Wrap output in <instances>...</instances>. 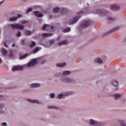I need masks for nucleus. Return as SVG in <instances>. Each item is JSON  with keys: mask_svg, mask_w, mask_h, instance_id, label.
Wrapping results in <instances>:
<instances>
[{"mask_svg": "<svg viewBox=\"0 0 126 126\" xmlns=\"http://www.w3.org/2000/svg\"><path fill=\"white\" fill-rule=\"evenodd\" d=\"M46 63V60L43 57L39 58L32 60L30 62L28 63V64H26L25 66L26 67H32L34 65L37 64V63H41V64H44Z\"/></svg>", "mask_w": 126, "mask_h": 126, "instance_id": "nucleus-1", "label": "nucleus"}, {"mask_svg": "<svg viewBox=\"0 0 126 126\" xmlns=\"http://www.w3.org/2000/svg\"><path fill=\"white\" fill-rule=\"evenodd\" d=\"M84 13V11L83 10L80 11L78 13L77 15L75 16L72 20H70L68 22V24H75V23H77V21L79 20V18H80V16H81L82 14Z\"/></svg>", "mask_w": 126, "mask_h": 126, "instance_id": "nucleus-2", "label": "nucleus"}, {"mask_svg": "<svg viewBox=\"0 0 126 126\" xmlns=\"http://www.w3.org/2000/svg\"><path fill=\"white\" fill-rule=\"evenodd\" d=\"M91 24L90 20L83 21L80 25L79 28H86Z\"/></svg>", "mask_w": 126, "mask_h": 126, "instance_id": "nucleus-3", "label": "nucleus"}, {"mask_svg": "<svg viewBox=\"0 0 126 126\" xmlns=\"http://www.w3.org/2000/svg\"><path fill=\"white\" fill-rule=\"evenodd\" d=\"M66 11V9L64 8L55 7L53 9L54 13H59V12H61L62 13H65Z\"/></svg>", "mask_w": 126, "mask_h": 126, "instance_id": "nucleus-4", "label": "nucleus"}, {"mask_svg": "<svg viewBox=\"0 0 126 126\" xmlns=\"http://www.w3.org/2000/svg\"><path fill=\"white\" fill-rule=\"evenodd\" d=\"M89 122H90V125H92V126H104V123L99 122L95 120H94L93 119H90V120H89Z\"/></svg>", "mask_w": 126, "mask_h": 126, "instance_id": "nucleus-5", "label": "nucleus"}, {"mask_svg": "<svg viewBox=\"0 0 126 126\" xmlns=\"http://www.w3.org/2000/svg\"><path fill=\"white\" fill-rule=\"evenodd\" d=\"M10 26L13 28V29H20V30H23L24 29V26L20 24H11L10 25Z\"/></svg>", "mask_w": 126, "mask_h": 126, "instance_id": "nucleus-6", "label": "nucleus"}, {"mask_svg": "<svg viewBox=\"0 0 126 126\" xmlns=\"http://www.w3.org/2000/svg\"><path fill=\"white\" fill-rule=\"evenodd\" d=\"M61 81H62V82H64V83H72V82L74 81L73 79L66 77H62Z\"/></svg>", "mask_w": 126, "mask_h": 126, "instance_id": "nucleus-7", "label": "nucleus"}, {"mask_svg": "<svg viewBox=\"0 0 126 126\" xmlns=\"http://www.w3.org/2000/svg\"><path fill=\"white\" fill-rule=\"evenodd\" d=\"M23 66H15L12 68V71H21L23 70Z\"/></svg>", "mask_w": 126, "mask_h": 126, "instance_id": "nucleus-8", "label": "nucleus"}, {"mask_svg": "<svg viewBox=\"0 0 126 126\" xmlns=\"http://www.w3.org/2000/svg\"><path fill=\"white\" fill-rule=\"evenodd\" d=\"M97 13L101 16H104V15H106L107 11L103 9H98L97 10Z\"/></svg>", "mask_w": 126, "mask_h": 126, "instance_id": "nucleus-9", "label": "nucleus"}, {"mask_svg": "<svg viewBox=\"0 0 126 126\" xmlns=\"http://www.w3.org/2000/svg\"><path fill=\"white\" fill-rule=\"evenodd\" d=\"M110 9H111V10L116 11V10H120V9L121 8V7H120V6H118L115 4H112L110 5Z\"/></svg>", "mask_w": 126, "mask_h": 126, "instance_id": "nucleus-10", "label": "nucleus"}, {"mask_svg": "<svg viewBox=\"0 0 126 126\" xmlns=\"http://www.w3.org/2000/svg\"><path fill=\"white\" fill-rule=\"evenodd\" d=\"M49 29H51L53 30V29H54V27L47 24L43 25L42 27V30H49Z\"/></svg>", "mask_w": 126, "mask_h": 126, "instance_id": "nucleus-11", "label": "nucleus"}, {"mask_svg": "<svg viewBox=\"0 0 126 126\" xmlns=\"http://www.w3.org/2000/svg\"><path fill=\"white\" fill-rule=\"evenodd\" d=\"M22 15L21 14H18L17 17H13L10 18L9 19V21H16L18 18H21L22 17Z\"/></svg>", "mask_w": 126, "mask_h": 126, "instance_id": "nucleus-12", "label": "nucleus"}, {"mask_svg": "<svg viewBox=\"0 0 126 126\" xmlns=\"http://www.w3.org/2000/svg\"><path fill=\"white\" fill-rule=\"evenodd\" d=\"M27 101L28 102H30V103H32L33 104H38V105H40L41 104V102L39 101L38 100H32L31 99H27Z\"/></svg>", "mask_w": 126, "mask_h": 126, "instance_id": "nucleus-13", "label": "nucleus"}, {"mask_svg": "<svg viewBox=\"0 0 126 126\" xmlns=\"http://www.w3.org/2000/svg\"><path fill=\"white\" fill-rule=\"evenodd\" d=\"M41 87V85L38 83L32 84L30 85L31 88H38L39 87Z\"/></svg>", "mask_w": 126, "mask_h": 126, "instance_id": "nucleus-14", "label": "nucleus"}, {"mask_svg": "<svg viewBox=\"0 0 126 126\" xmlns=\"http://www.w3.org/2000/svg\"><path fill=\"white\" fill-rule=\"evenodd\" d=\"M68 41L67 40H63L60 42H59L58 45L59 46H63V45H68Z\"/></svg>", "mask_w": 126, "mask_h": 126, "instance_id": "nucleus-15", "label": "nucleus"}, {"mask_svg": "<svg viewBox=\"0 0 126 126\" xmlns=\"http://www.w3.org/2000/svg\"><path fill=\"white\" fill-rule=\"evenodd\" d=\"M34 14L37 17H43V14L39 11H35Z\"/></svg>", "mask_w": 126, "mask_h": 126, "instance_id": "nucleus-16", "label": "nucleus"}, {"mask_svg": "<svg viewBox=\"0 0 126 126\" xmlns=\"http://www.w3.org/2000/svg\"><path fill=\"white\" fill-rule=\"evenodd\" d=\"M65 65H66V63H63L57 64L56 66H57V67H64Z\"/></svg>", "mask_w": 126, "mask_h": 126, "instance_id": "nucleus-17", "label": "nucleus"}, {"mask_svg": "<svg viewBox=\"0 0 126 126\" xmlns=\"http://www.w3.org/2000/svg\"><path fill=\"white\" fill-rule=\"evenodd\" d=\"M48 109H54V110H60V107L56 106H48Z\"/></svg>", "mask_w": 126, "mask_h": 126, "instance_id": "nucleus-18", "label": "nucleus"}, {"mask_svg": "<svg viewBox=\"0 0 126 126\" xmlns=\"http://www.w3.org/2000/svg\"><path fill=\"white\" fill-rule=\"evenodd\" d=\"M94 63H103V60L100 58H97L94 60Z\"/></svg>", "mask_w": 126, "mask_h": 126, "instance_id": "nucleus-19", "label": "nucleus"}, {"mask_svg": "<svg viewBox=\"0 0 126 126\" xmlns=\"http://www.w3.org/2000/svg\"><path fill=\"white\" fill-rule=\"evenodd\" d=\"M63 95L64 97L65 96H70V95H72V92H67L66 93H64L63 94Z\"/></svg>", "mask_w": 126, "mask_h": 126, "instance_id": "nucleus-20", "label": "nucleus"}, {"mask_svg": "<svg viewBox=\"0 0 126 126\" xmlns=\"http://www.w3.org/2000/svg\"><path fill=\"white\" fill-rule=\"evenodd\" d=\"M1 52L3 56H5V55L7 54V51H6L4 48H2L1 49Z\"/></svg>", "mask_w": 126, "mask_h": 126, "instance_id": "nucleus-21", "label": "nucleus"}, {"mask_svg": "<svg viewBox=\"0 0 126 126\" xmlns=\"http://www.w3.org/2000/svg\"><path fill=\"white\" fill-rule=\"evenodd\" d=\"M41 47H36L34 50H33V53L36 54V53H37V52H39L40 50H41Z\"/></svg>", "mask_w": 126, "mask_h": 126, "instance_id": "nucleus-22", "label": "nucleus"}, {"mask_svg": "<svg viewBox=\"0 0 126 126\" xmlns=\"http://www.w3.org/2000/svg\"><path fill=\"white\" fill-rule=\"evenodd\" d=\"M121 97H122V95L118 94H116L114 95V97L115 98L116 100H118L120 99Z\"/></svg>", "mask_w": 126, "mask_h": 126, "instance_id": "nucleus-23", "label": "nucleus"}, {"mask_svg": "<svg viewBox=\"0 0 126 126\" xmlns=\"http://www.w3.org/2000/svg\"><path fill=\"white\" fill-rule=\"evenodd\" d=\"M113 85L114 87H118L119 86V83L117 81H114L113 82Z\"/></svg>", "mask_w": 126, "mask_h": 126, "instance_id": "nucleus-24", "label": "nucleus"}, {"mask_svg": "<svg viewBox=\"0 0 126 126\" xmlns=\"http://www.w3.org/2000/svg\"><path fill=\"white\" fill-rule=\"evenodd\" d=\"M63 33H67L68 32H70V28H68L64 30H63Z\"/></svg>", "mask_w": 126, "mask_h": 126, "instance_id": "nucleus-25", "label": "nucleus"}, {"mask_svg": "<svg viewBox=\"0 0 126 126\" xmlns=\"http://www.w3.org/2000/svg\"><path fill=\"white\" fill-rule=\"evenodd\" d=\"M42 36L43 38H45V37H48L49 36H52V33H43L42 34Z\"/></svg>", "mask_w": 126, "mask_h": 126, "instance_id": "nucleus-26", "label": "nucleus"}, {"mask_svg": "<svg viewBox=\"0 0 126 126\" xmlns=\"http://www.w3.org/2000/svg\"><path fill=\"white\" fill-rule=\"evenodd\" d=\"M35 46H36V42H35L34 41H32L30 45V46L31 48H33Z\"/></svg>", "mask_w": 126, "mask_h": 126, "instance_id": "nucleus-27", "label": "nucleus"}, {"mask_svg": "<svg viewBox=\"0 0 126 126\" xmlns=\"http://www.w3.org/2000/svg\"><path fill=\"white\" fill-rule=\"evenodd\" d=\"M63 75H68V74H70V71H64L63 72Z\"/></svg>", "mask_w": 126, "mask_h": 126, "instance_id": "nucleus-28", "label": "nucleus"}, {"mask_svg": "<svg viewBox=\"0 0 126 126\" xmlns=\"http://www.w3.org/2000/svg\"><path fill=\"white\" fill-rule=\"evenodd\" d=\"M62 98H64V96L63 95V94H60L58 95L57 98L58 99H62Z\"/></svg>", "mask_w": 126, "mask_h": 126, "instance_id": "nucleus-29", "label": "nucleus"}, {"mask_svg": "<svg viewBox=\"0 0 126 126\" xmlns=\"http://www.w3.org/2000/svg\"><path fill=\"white\" fill-rule=\"evenodd\" d=\"M25 33L26 35H28V36L31 35L32 34V32L30 31L27 30L25 31Z\"/></svg>", "mask_w": 126, "mask_h": 126, "instance_id": "nucleus-30", "label": "nucleus"}, {"mask_svg": "<svg viewBox=\"0 0 126 126\" xmlns=\"http://www.w3.org/2000/svg\"><path fill=\"white\" fill-rule=\"evenodd\" d=\"M28 56V55L26 54L25 55L21 56V57H20V60H23V59H25V58H26V57H27Z\"/></svg>", "mask_w": 126, "mask_h": 126, "instance_id": "nucleus-31", "label": "nucleus"}, {"mask_svg": "<svg viewBox=\"0 0 126 126\" xmlns=\"http://www.w3.org/2000/svg\"><path fill=\"white\" fill-rule=\"evenodd\" d=\"M33 10V9L32 8H30L27 10V14H28L29 12H31Z\"/></svg>", "mask_w": 126, "mask_h": 126, "instance_id": "nucleus-32", "label": "nucleus"}, {"mask_svg": "<svg viewBox=\"0 0 126 126\" xmlns=\"http://www.w3.org/2000/svg\"><path fill=\"white\" fill-rule=\"evenodd\" d=\"M49 96L50 98H51L52 99H54V98H55V94H51Z\"/></svg>", "mask_w": 126, "mask_h": 126, "instance_id": "nucleus-33", "label": "nucleus"}, {"mask_svg": "<svg viewBox=\"0 0 126 126\" xmlns=\"http://www.w3.org/2000/svg\"><path fill=\"white\" fill-rule=\"evenodd\" d=\"M21 36V32H18L16 34L17 37H20Z\"/></svg>", "mask_w": 126, "mask_h": 126, "instance_id": "nucleus-34", "label": "nucleus"}, {"mask_svg": "<svg viewBox=\"0 0 126 126\" xmlns=\"http://www.w3.org/2000/svg\"><path fill=\"white\" fill-rule=\"evenodd\" d=\"M21 23H22V24H26L27 23H28V21H22Z\"/></svg>", "mask_w": 126, "mask_h": 126, "instance_id": "nucleus-35", "label": "nucleus"}, {"mask_svg": "<svg viewBox=\"0 0 126 126\" xmlns=\"http://www.w3.org/2000/svg\"><path fill=\"white\" fill-rule=\"evenodd\" d=\"M4 107V105L3 104L0 103V109H2Z\"/></svg>", "mask_w": 126, "mask_h": 126, "instance_id": "nucleus-36", "label": "nucleus"}, {"mask_svg": "<svg viewBox=\"0 0 126 126\" xmlns=\"http://www.w3.org/2000/svg\"><path fill=\"white\" fill-rule=\"evenodd\" d=\"M49 43H50V45H53V44H54L55 43V41L54 40H50L49 41Z\"/></svg>", "mask_w": 126, "mask_h": 126, "instance_id": "nucleus-37", "label": "nucleus"}, {"mask_svg": "<svg viewBox=\"0 0 126 126\" xmlns=\"http://www.w3.org/2000/svg\"><path fill=\"white\" fill-rule=\"evenodd\" d=\"M1 126H7V124H6V123H1Z\"/></svg>", "mask_w": 126, "mask_h": 126, "instance_id": "nucleus-38", "label": "nucleus"}, {"mask_svg": "<svg viewBox=\"0 0 126 126\" xmlns=\"http://www.w3.org/2000/svg\"><path fill=\"white\" fill-rule=\"evenodd\" d=\"M107 20H114V19L111 17H109L108 18H107Z\"/></svg>", "mask_w": 126, "mask_h": 126, "instance_id": "nucleus-39", "label": "nucleus"}, {"mask_svg": "<svg viewBox=\"0 0 126 126\" xmlns=\"http://www.w3.org/2000/svg\"><path fill=\"white\" fill-rule=\"evenodd\" d=\"M25 42V40L23 39L22 40V42H21L22 45H25V44H24Z\"/></svg>", "mask_w": 126, "mask_h": 126, "instance_id": "nucleus-40", "label": "nucleus"}, {"mask_svg": "<svg viewBox=\"0 0 126 126\" xmlns=\"http://www.w3.org/2000/svg\"><path fill=\"white\" fill-rule=\"evenodd\" d=\"M4 45L5 47H6V48H8V46H7V45H6V42H5L4 43Z\"/></svg>", "mask_w": 126, "mask_h": 126, "instance_id": "nucleus-41", "label": "nucleus"}, {"mask_svg": "<svg viewBox=\"0 0 126 126\" xmlns=\"http://www.w3.org/2000/svg\"><path fill=\"white\" fill-rule=\"evenodd\" d=\"M52 17H53V16L50 15V16L48 17V18H49V19H51V18H52Z\"/></svg>", "mask_w": 126, "mask_h": 126, "instance_id": "nucleus-42", "label": "nucleus"}, {"mask_svg": "<svg viewBox=\"0 0 126 126\" xmlns=\"http://www.w3.org/2000/svg\"><path fill=\"white\" fill-rule=\"evenodd\" d=\"M26 92H27V93L30 92V90H29V89L27 90L26 91Z\"/></svg>", "mask_w": 126, "mask_h": 126, "instance_id": "nucleus-43", "label": "nucleus"}, {"mask_svg": "<svg viewBox=\"0 0 126 126\" xmlns=\"http://www.w3.org/2000/svg\"><path fill=\"white\" fill-rule=\"evenodd\" d=\"M2 63V60L0 58V63Z\"/></svg>", "mask_w": 126, "mask_h": 126, "instance_id": "nucleus-44", "label": "nucleus"}, {"mask_svg": "<svg viewBox=\"0 0 126 126\" xmlns=\"http://www.w3.org/2000/svg\"><path fill=\"white\" fill-rule=\"evenodd\" d=\"M12 46L13 47H15V44H13L12 45Z\"/></svg>", "mask_w": 126, "mask_h": 126, "instance_id": "nucleus-45", "label": "nucleus"}, {"mask_svg": "<svg viewBox=\"0 0 126 126\" xmlns=\"http://www.w3.org/2000/svg\"><path fill=\"white\" fill-rule=\"evenodd\" d=\"M3 96L2 95H0V98H3Z\"/></svg>", "mask_w": 126, "mask_h": 126, "instance_id": "nucleus-46", "label": "nucleus"}, {"mask_svg": "<svg viewBox=\"0 0 126 126\" xmlns=\"http://www.w3.org/2000/svg\"><path fill=\"white\" fill-rule=\"evenodd\" d=\"M1 113H2V111H0V114H1Z\"/></svg>", "mask_w": 126, "mask_h": 126, "instance_id": "nucleus-47", "label": "nucleus"}]
</instances>
